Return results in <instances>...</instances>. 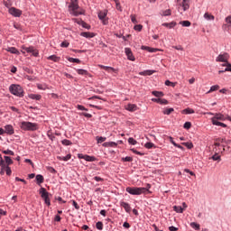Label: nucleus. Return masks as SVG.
I'll list each match as a JSON object with an SVG mask.
<instances>
[{
  "label": "nucleus",
  "mask_w": 231,
  "mask_h": 231,
  "mask_svg": "<svg viewBox=\"0 0 231 231\" xmlns=\"http://www.w3.org/2000/svg\"><path fill=\"white\" fill-rule=\"evenodd\" d=\"M9 91L12 93V95H14V97H24V89H23L21 85L12 84L9 87Z\"/></svg>",
  "instance_id": "f257e3e1"
},
{
  "label": "nucleus",
  "mask_w": 231,
  "mask_h": 231,
  "mask_svg": "<svg viewBox=\"0 0 231 231\" xmlns=\"http://www.w3.org/2000/svg\"><path fill=\"white\" fill-rule=\"evenodd\" d=\"M217 120H221L222 122H225L226 120V116H225L223 114H215L214 117L211 118V122L213 125H218L220 127H226V125L224 123H221Z\"/></svg>",
  "instance_id": "f03ea898"
},
{
  "label": "nucleus",
  "mask_w": 231,
  "mask_h": 231,
  "mask_svg": "<svg viewBox=\"0 0 231 231\" xmlns=\"http://www.w3.org/2000/svg\"><path fill=\"white\" fill-rule=\"evenodd\" d=\"M20 128L23 131H37L39 129V125L36 123L23 121L20 125Z\"/></svg>",
  "instance_id": "7ed1b4c3"
},
{
  "label": "nucleus",
  "mask_w": 231,
  "mask_h": 231,
  "mask_svg": "<svg viewBox=\"0 0 231 231\" xmlns=\"http://www.w3.org/2000/svg\"><path fill=\"white\" fill-rule=\"evenodd\" d=\"M126 192H128V194H131L132 196H140L141 194H145V192H147V189L138 187H127Z\"/></svg>",
  "instance_id": "20e7f679"
},
{
  "label": "nucleus",
  "mask_w": 231,
  "mask_h": 231,
  "mask_svg": "<svg viewBox=\"0 0 231 231\" xmlns=\"http://www.w3.org/2000/svg\"><path fill=\"white\" fill-rule=\"evenodd\" d=\"M40 194H41L42 199H44L45 204L48 205V207H50V205H51V202L50 201V193L48 191H46V189L44 188H41Z\"/></svg>",
  "instance_id": "39448f33"
},
{
  "label": "nucleus",
  "mask_w": 231,
  "mask_h": 231,
  "mask_svg": "<svg viewBox=\"0 0 231 231\" xmlns=\"http://www.w3.org/2000/svg\"><path fill=\"white\" fill-rule=\"evenodd\" d=\"M228 59H230V55L226 52L223 53V54H219L217 59L216 61L217 62H226V64H224L223 66H228Z\"/></svg>",
  "instance_id": "423d86ee"
},
{
  "label": "nucleus",
  "mask_w": 231,
  "mask_h": 231,
  "mask_svg": "<svg viewBox=\"0 0 231 231\" xmlns=\"http://www.w3.org/2000/svg\"><path fill=\"white\" fill-rule=\"evenodd\" d=\"M225 23H226L222 25L223 30L228 32V33H231V15L226 17Z\"/></svg>",
  "instance_id": "0eeeda50"
},
{
  "label": "nucleus",
  "mask_w": 231,
  "mask_h": 231,
  "mask_svg": "<svg viewBox=\"0 0 231 231\" xmlns=\"http://www.w3.org/2000/svg\"><path fill=\"white\" fill-rule=\"evenodd\" d=\"M9 14L14 17H21V15H23V11L15 7H11L9 8Z\"/></svg>",
  "instance_id": "6e6552de"
},
{
  "label": "nucleus",
  "mask_w": 231,
  "mask_h": 231,
  "mask_svg": "<svg viewBox=\"0 0 231 231\" xmlns=\"http://www.w3.org/2000/svg\"><path fill=\"white\" fill-rule=\"evenodd\" d=\"M0 167H2V171H5L7 176L12 175V169H10V166H6L4 160H0Z\"/></svg>",
  "instance_id": "1a4fd4ad"
},
{
  "label": "nucleus",
  "mask_w": 231,
  "mask_h": 231,
  "mask_svg": "<svg viewBox=\"0 0 231 231\" xmlns=\"http://www.w3.org/2000/svg\"><path fill=\"white\" fill-rule=\"evenodd\" d=\"M23 50L27 53H32L33 57L39 56V51L35 50L33 47H23Z\"/></svg>",
  "instance_id": "9d476101"
},
{
  "label": "nucleus",
  "mask_w": 231,
  "mask_h": 231,
  "mask_svg": "<svg viewBox=\"0 0 231 231\" xmlns=\"http://www.w3.org/2000/svg\"><path fill=\"white\" fill-rule=\"evenodd\" d=\"M15 133V131L14 130V126H12L11 125H6L5 126V130H4V134H9L12 135Z\"/></svg>",
  "instance_id": "9b49d317"
},
{
  "label": "nucleus",
  "mask_w": 231,
  "mask_h": 231,
  "mask_svg": "<svg viewBox=\"0 0 231 231\" xmlns=\"http://www.w3.org/2000/svg\"><path fill=\"white\" fill-rule=\"evenodd\" d=\"M179 5L183 8L184 12H187L190 8L189 0H182Z\"/></svg>",
  "instance_id": "f8f14e48"
},
{
  "label": "nucleus",
  "mask_w": 231,
  "mask_h": 231,
  "mask_svg": "<svg viewBox=\"0 0 231 231\" xmlns=\"http://www.w3.org/2000/svg\"><path fill=\"white\" fill-rule=\"evenodd\" d=\"M125 55L127 56L128 60H135L133 51L129 48L125 49Z\"/></svg>",
  "instance_id": "ddd939ff"
},
{
  "label": "nucleus",
  "mask_w": 231,
  "mask_h": 231,
  "mask_svg": "<svg viewBox=\"0 0 231 231\" xmlns=\"http://www.w3.org/2000/svg\"><path fill=\"white\" fill-rule=\"evenodd\" d=\"M107 16V13L106 11L104 12H99L98 17L100 21H103L104 24H107V22H106V17Z\"/></svg>",
  "instance_id": "4468645a"
},
{
  "label": "nucleus",
  "mask_w": 231,
  "mask_h": 231,
  "mask_svg": "<svg viewBox=\"0 0 231 231\" xmlns=\"http://www.w3.org/2000/svg\"><path fill=\"white\" fill-rule=\"evenodd\" d=\"M120 205L123 208H125V212H131V206L129 205V203L122 201Z\"/></svg>",
  "instance_id": "2eb2a0df"
},
{
  "label": "nucleus",
  "mask_w": 231,
  "mask_h": 231,
  "mask_svg": "<svg viewBox=\"0 0 231 231\" xmlns=\"http://www.w3.org/2000/svg\"><path fill=\"white\" fill-rule=\"evenodd\" d=\"M81 37H85L86 39H93V37H95V34L93 32H81L80 33Z\"/></svg>",
  "instance_id": "dca6fc26"
},
{
  "label": "nucleus",
  "mask_w": 231,
  "mask_h": 231,
  "mask_svg": "<svg viewBox=\"0 0 231 231\" xmlns=\"http://www.w3.org/2000/svg\"><path fill=\"white\" fill-rule=\"evenodd\" d=\"M125 109L127 111H131L132 113L136 111V109H138V106H136V105H134V104H129L126 106Z\"/></svg>",
  "instance_id": "f3484780"
},
{
  "label": "nucleus",
  "mask_w": 231,
  "mask_h": 231,
  "mask_svg": "<svg viewBox=\"0 0 231 231\" xmlns=\"http://www.w3.org/2000/svg\"><path fill=\"white\" fill-rule=\"evenodd\" d=\"M36 183L37 185H41L42 183H44V177L41 174L36 175Z\"/></svg>",
  "instance_id": "a211bd4d"
},
{
  "label": "nucleus",
  "mask_w": 231,
  "mask_h": 231,
  "mask_svg": "<svg viewBox=\"0 0 231 231\" xmlns=\"http://www.w3.org/2000/svg\"><path fill=\"white\" fill-rule=\"evenodd\" d=\"M6 51H9V53H13L14 55H19V51L15 47L7 48Z\"/></svg>",
  "instance_id": "6ab92c4d"
},
{
  "label": "nucleus",
  "mask_w": 231,
  "mask_h": 231,
  "mask_svg": "<svg viewBox=\"0 0 231 231\" xmlns=\"http://www.w3.org/2000/svg\"><path fill=\"white\" fill-rule=\"evenodd\" d=\"M152 101L157 102V104H164L165 106H166V104H169V101H167L166 99H162V98H152Z\"/></svg>",
  "instance_id": "aec40b11"
},
{
  "label": "nucleus",
  "mask_w": 231,
  "mask_h": 231,
  "mask_svg": "<svg viewBox=\"0 0 231 231\" xmlns=\"http://www.w3.org/2000/svg\"><path fill=\"white\" fill-rule=\"evenodd\" d=\"M71 7H72V10H73V12H74V15H80V14H82V13L77 12V10H79V5L73 3V4L71 5Z\"/></svg>",
  "instance_id": "412c9836"
},
{
  "label": "nucleus",
  "mask_w": 231,
  "mask_h": 231,
  "mask_svg": "<svg viewBox=\"0 0 231 231\" xmlns=\"http://www.w3.org/2000/svg\"><path fill=\"white\" fill-rule=\"evenodd\" d=\"M204 19H206V21H214V19H216V17L214 15H212L211 14L205 13Z\"/></svg>",
  "instance_id": "4be33fe9"
},
{
  "label": "nucleus",
  "mask_w": 231,
  "mask_h": 231,
  "mask_svg": "<svg viewBox=\"0 0 231 231\" xmlns=\"http://www.w3.org/2000/svg\"><path fill=\"white\" fill-rule=\"evenodd\" d=\"M153 73H155L154 70H144V71L140 72L139 75H142L143 77H147V76L152 75Z\"/></svg>",
  "instance_id": "5701e85b"
},
{
  "label": "nucleus",
  "mask_w": 231,
  "mask_h": 231,
  "mask_svg": "<svg viewBox=\"0 0 231 231\" xmlns=\"http://www.w3.org/2000/svg\"><path fill=\"white\" fill-rule=\"evenodd\" d=\"M181 113L182 115H194L195 111L192 108H185Z\"/></svg>",
  "instance_id": "b1692460"
},
{
  "label": "nucleus",
  "mask_w": 231,
  "mask_h": 231,
  "mask_svg": "<svg viewBox=\"0 0 231 231\" xmlns=\"http://www.w3.org/2000/svg\"><path fill=\"white\" fill-rule=\"evenodd\" d=\"M100 68L102 69H105V71H107L108 73H113V71H116L115 69L112 68V67H107V66L101 65Z\"/></svg>",
  "instance_id": "393cba45"
},
{
  "label": "nucleus",
  "mask_w": 231,
  "mask_h": 231,
  "mask_svg": "<svg viewBox=\"0 0 231 231\" xmlns=\"http://www.w3.org/2000/svg\"><path fill=\"white\" fill-rule=\"evenodd\" d=\"M4 158L5 160V166L9 167V165H12L14 163V161L9 156H5Z\"/></svg>",
  "instance_id": "a878e982"
},
{
  "label": "nucleus",
  "mask_w": 231,
  "mask_h": 231,
  "mask_svg": "<svg viewBox=\"0 0 231 231\" xmlns=\"http://www.w3.org/2000/svg\"><path fill=\"white\" fill-rule=\"evenodd\" d=\"M162 26H165L166 28H174V26H176V22H171L169 23H162Z\"/></svg>",
  "instance_id": "bb28decb"
},
{
  "label": "nucleus",
  "mask_w": 231,
  "mask_h": 231,
  "mask_svg": "<svg viewBox=\"0 0 231 231\" xmlns=\"http://www.w3.org/2000/svg\"><path fill=\"white\" fill-rule=\"evenodd\" d=\"M173 210L178 214H183V208L181 206H174Z\"/></svg>",
  "instance_id": "cd10ccee"
},
{
  "label": "nucleus",
  "mask_w": 231,
  "mask_h": 231,
  "mask_svg": "<svg viewBox=\"0 0 231 231\" xmlns=\"http://www.w3.org/2000/svg\"><path fill=\"white\" fill-rule=\"evenodd\" d=\"M49 60H52L53 62H59L60 60V58L57 57V55H51L48 57Z\"/></svg>",
  "instance_id": "c85d7f7f"
},
{
  "label": "nucleus",
  "mask_w": 231,
  "mask_h": 231,
  "mask_svg": "<svg viewBox=\"0 0 231 231\" xmlns=\"http://www.w3.org/2000/svg\"><path fill=\"white\" fill-rule=\"evenodd\" d=\"M37 88L38 89H42V91H46V89H50V88H48V85L46 84H37Z\"/></svg>",
  "instance_id": "c756f323"
},
{
  "label": "nucleus",
  "mask_w": 231,
  "mask_h": 231,
  "mask_svg": "<svg viewBox=\"0 0 231 231\" xmlns=\"http://www.w3.org/2000/svg\"><path fill=\"white\" fill-rule=\"evenodd\" d=\"M77 73H78L79 75H83V76L89 75V73L88 72V70L82 69H77Z\"/></svg>",
  "instance_id": "7c9ffc66"
},
{
  "label": "nucleus",
  "mask_w": 231,
  "mask_h": 231,
  "mask_svg": "<svg viewBox=\"0 0 231 231\" xmlns=\"http://www.w3.org/2000/svg\"><path fill=\"white\" fill-rule=\"evenodd\" d=\"M180 24H181V26H184L185 28H189V26H190V24H192L190 23V21H181L180 22Z\"/></svg>",
  "instance_id": "2f4dec72"
},
{
  "label": "nucleus",
  "mask_w": 231,
  "mask_h": 231,
  "mask_svg": "<svg viewBox=\"0 0 231 231\" xmlns=\"http://www.w3.org/2000/svg\"><path fill=\"white\" fill-rule=\"evenodd\" d=\"M30 98H32V100H41V98H42V97L41 95H37V94H31Z\"/></svg>",
  "instance_id": "473e14b6"
},
{
  "label": "nucleus",
  "mask_w": 231,
  "mask_h": 231,
  "mask_svg": "<svg viewBox=\"0 0 231 231\" xmlns=\"http://www.w3.org/2000/svg\"><path fill=\"white\" fill-rule=\"evenodd\" d=\"M85 160L86 162H97V158L95 156L89 155H85Z\"/></svg>",
  "instance_id": "72a5a7b5"
},
{
  "label": "nucleus",
  "mask_w": 231,
  "mask_h": 231,
  "mask_svg": "<svg viewBox=\"0 0 231 231\" xmlns=\"http://www.w3.org/2000/svg\"><path fill=\"white\" fill-rule=\"evenodd\" d=\"M191 228H194V230H199L200 226L199 224L196 223V222H191L190 224Z\"/></svg>",
  "instance_id": "f704fd0d"
},
{
  "label": "nucleus",
  "mask_w": 231,
  "mask_h": 231,
  "mask_svg": "<svg viewBox=\"0 0 231 231\" xmlns=\"http://www.w3.org/2000/svg\"><path fill=\"white\" fill-rule=\"evenodd\" d=\"M152 95H153L154 97H157V98H160L161 97H163V92L161 91H152Z\"/></svg>",
  "instance_id": "c9c22d12"
},
{
  "label": "nucleus",
  "mask_w": 231,
  "mask_h": 231,
  "mask_svg": "<svg viewBox=\"0 0 231 231\" xmlns=\"http://www.w3.org/2000/svg\"><path fill=\"white\" fill-rule=\"evenodd\" d=\"M163 115H171V113H174V108H166L162 111Z\"/></svg>",
  "instance_id": "e433bc0d"
},
{
  "label": "nucleus",
  "mask_w": 231,
  "mask_h": 231,
  "mask_svg": "<svg viewBox=\"0 0 231 231\" xmlns=\"http://www.w3.org/2000/svg\"><path fill=\"white\" fill-rule=\"evenodd\" d=\"M211 160H213L214 162H221V156L216 153L211 157Z\"/></svg>",
  "instance_id": "4c0bfd02"
},
{
  "label": "nucleus",
  "mask_w": 231,
  "mask_h": 231,
  "mask_svg": "<svg viewBox=\"0 0 231 231\" xmlns=\"http://www.w3.org/2000/svg\"><path fill=\"white\" fill-rule=\"evenodd\" d=\"M96 228H97V230H104V224L99 221L96 224Z\"/></svg>",
  "instance_id": "58836bf2"
},
{
  "label": "nucleus",
  "mask_w": 231,
  "mask_h": 231,
  "mask_svg": "<svg viewBox=\"0 0 231 231\" xmlns=\"http://www.w3.org/2000/svg\"><path fill=\"white\" fill-rule=\"evenodd\" d=\"M219 89V85H214L210 88L209 91L208 93H212V91H217Z\"/></svg>",
  "instance_id": "ea45409f"
},
{
  "label": "nucleus",
  "mask_w": 231,
  "mask_h": 231,
  "mask_svg": "<svg viewBox=\"0 0 231 231\" xmlns=\"http://www.w3.org/2000/svg\"><path fill=\"white\" fill-rule=\"evenodd\" d=\"M105 147H116V143L115 142H110V143H104Z\"/></svg>",
  "instance_id": "a19ab883"
},
{
  "label": "nucleus",
  "mask_w": 231,
  "mask_h": 231,
  "mask_svg": "<svg viewBox=\"0 0 231 231\" xmlns=\"http://www.w3.org/2000/svg\"><path fill=\"white\" fill-rule=\"evenodd\" d=\"M59 160H62L63 162H68V160H71V154H68L67 156L59 157Z\"/></svg>",
  "instance_id": "79ce46f5"
},
{
  "label": "nucleus",
  "mask_w": 231,
  "mask_h": 231,
  "mask_svg": "<svg viewBox=\"0 0 231 231\" xmlns=\"http://www.w3.org/2000/svg\"><path fill=\"white\" fill-rule=\"evenodd\" d=\"M96 140L97 141V143H104L106 142V137H96Z\"/></svg>",
  "instance_id": "37998d69"
},
{
  "label": "nucleus",
  "mask_w": 231,
  "mask_h": 231,
  "mask_svg": "<svg viewBox=\"0 0 231 231\" xmlns=\"http://www.w3.org/2000/svg\"><path fill=\"white\" fill-rule=\"evenodd\" d=\"M69 62H76L77 64H80V60L75 58H68Z\"/></svg>",
  "instance_id": "c03bdc74"
},
{
  "label": "nucleus",
  "mask_w": 231,
  "mask_h": 231,
  "mask_svg": "<svg viewBox=\"0 0 231 231\" xmlns=\"http://www.w3.org/2000/svg\"><path fill=\"white\" fill-rule=\"evenodd\" d=\"M61 143H62V145H71L72 144L71 141H69L68 139L62 140Z\"/></svg>",
  "instance_id": "a18cd8bd"
},
{
  "label": "nucleus",
  "mask_w": 231,
  "mask_h": 231,
  "mask_svg": "<svg viewBox=\"0 0 231 231\" xmlns=\"http://www.w3.org/2000/svg\"><path fill=\"white\" fill-rule=\"evenodd\" d=\"M4 5H5V6H6V8H10V6H12V1L4 0Z\"/></svg>",
  "instance_id": "49530a36"
},
{
  "label": "nucleus",
  "mask_w": 231,
  "mask_h": 231,
  "mask_svg": "<svg viewBox=\"0 0 231 231\" xmlns=\"http://www.w3.org/2000/svg\"><path fill=\"white\" fill-rule=\"evenodd\" d=\"M171 9H167L162 12V15H163L164 17H167V16L171 15Z\"/></svg>",
  "instance_id": "de8ad7c7"
},
{
  "label": "nucleus",
  "mask_w": 231,
  "mask_h": 231,
  "mask_svg": "<svg viewBox=\"0 0 231 231\" xmlns=\"http://www.w3.org/2000/svg\"><path fill=\"white\" fill-rule=\"evenodd\" d=\"M128 143H131V145H136V143H138L136 142V140H134V138L130 137L128 139Z\"/></svg>",
  "instance_id": "09e8293b"
},
{
  "label": "nucleus",
  "mask_w": 231,
  "mask_h": 231,
  "mask_svg": "<svg viewBox=\"0 0 231 231\" xmlns=\"http://www.w3.org/2000/svg\"><path fill=\"white\" fill-rule=\"evenodd\" d=\"M4 154H9L10 156H14V152L12 150H5L3 151Z\"/></svg>",
  "instance_id": "8fccbe9b"
},
{
  "label": "nucleus",
  "mask_w": 231,
  "mask_h": 231,
  "mask_svg": "<svg viewBox=\"0 0 231 231\" xmlns=\"http://www.w3.org/2000/svg\"><path fill=\"white\" fill-rule=\"evenodd\" d=\"M182 145H185L188 149H192L194 147V144L192 143H182Z\"/></svg>",
  "instance_id": "3c124183"
},
{
  "label": "nucleus",
  "mask_w": 231,
  "mask_h": 231,
  "mask_svg": "<svg viewBox=\"0 0 231 231\" xmlns=\"http://www.w3.org/2000/svg\"><path fill=\"white\" fill-rule=\"evenodd\" d=\"M71 203H72L73 207L76 208V210H80V206H79L77 201L71 200Z\"/></svg>",
  "instance_id": "603ef678"
},
{
  "label": "nucleus",
  "mask_w": 231,
  "mask_h": 231,
  "mask_svg": "<svg viewBox=\"0 0 231 231\" xmlns=\"http://www.w3.org/2000/svg\"><path fill=\"white\" fill-rule=\"evenodd\" d=\"M144 147H145L146 149H152V147H154V143H146L144 144Z\"/></svg>",
  "instance_id": "864d4df0"
},
{
  "label": "nucleus",
  "mask_w": 231,
  "mask_h": 231,
  "mask_svg": "<svg viewBox=\"0 0 231 231\" xmlns=\"http://www.w3.org/2000/svg\"><path fill=\"white\" fill-rule=\"evenodd\" d=\"M142 28H143L142 24H137L134 27V30H135L136 32H142Z\"/></svg>",
  "instance_id": "5fc2aeb1"
},
{
  "label": "nucleus",
  "mask_w": 231,
  "mask_h": 231,
  "mask_svg": "<svg viewBox=\"0 0 231 231\" xmlns=\"http://www.w3.org/2000/svg\"><path fill=\"white\" fill-rule=\"evenodd\" d=\"M183 127L184 129H190V127H192V124L190 122H186Z\"/></svg>",
  "instance_id": "6e6d98bb"
},
{
  "label": "nucleus",
  "mask_w": 231,
  "mask_h": 231,
  "mask_svg": "<svg viewBox=\"0 0 231 231\" xmlns=\"http://www.w3.org/2000/svg\"><path fill=\"white\" fill-rule=\"evenodd\" d=\"M165 86H171V88H175L176 83H172V82H171V80H166Z\"/></svg>",
  "instance_id": "4d7b16f0"
},
{
  "label": "nucleus",
  "mask_w": 231,
  "mask_h": 231,
  "mask_svg": "<svg viewBox=\"0 0 231 231\" xmlns=\"http://www.w3.org/2000/svg\"><path fill=\"white\" fill-rule=\"evenodd\" d=\"M77 108L79 110V111H88V109L86 107H84V106L82 105H78L77 106Z\"/></svg>",
  "instance_id": "13d9d810"
},
{
  "label": "nucleus",
  "mask_w": 231,
  "mask_h": 231,
  "mask_svg": "<svg viewBox=\"0 0 231 231\" xmlns=\"http://www.w3.org/2000/svg\"><path fill=\"white\" fill-rule=\"evenodd\" d=\"M131 151L134 154H138L139 156H143V153H142L141 152L136 151L134 148L131 149Z\"/></svg>",
  "instance_id": "bf43d9fd"
},
{
  "label": "nucleus",
  "mask_w": 231,
  "mask_h": 231,
  "mask_svg": "<svg viewBox=\"0 0 231 231\" xmlns=\"http://www.w3.org/2000/svg\"><path fill=\"white\" fill-rule=\"evenodd\" d=\"M60 46H61V48H68V46H69V42L65 41V42H61Z\"/></svg>",
  "instance_id": "052dcab7"
},
{
  "label": "nucleus",
  "mask_w": 231,
  "mask_h": 231,
  "mask_svg": "<svg viewBox=\"0 0 231 231\" xmlns=\"http://www.w3.org/2000/svg\"><path fill=\"white\" fill-rule=\"evenodd\" d=\"M219 93H223L224 95H226V93H230V90L226 88H222L219 90Z\"/></svg>",
  "instance_id": "680f3d73"
},
{
  "label": "nucleus",
  "mask_w": 231,
  "mask_h": 231,
  "mask_svg": "<svg viewBox=\"0 0 231 231\" xmlns=\"http://www.w3.org/2000/svg\"><path fill=\"white\" fill-rule=\"evenodd\" d=\"M82 27L86 28L87 30H89V28H91V26L85 22H82Z\"/></svg>",
  "instance_id": "e2e57ef3"
},
{
  "label": "nucleus",
  "mask_w": 231,
  "mask_h": 231,
  "mask_svg": "<svg viewBox=\"0 0 231 231\" xmlns=\"http://www.w3.org/2000/svg\"><path fill=\"white\" fill-rule=\"evenodd\" d=\"M123 161H124V162H133V157L127 156V157H125V158H123Z\"/></svg>",
  "instance_id": "0e129e2a"
},
{
  "label": "nucleus",
  "mask_w": 231,
  "mask_h": 231,
  "mask_svg": "<svg viewBox=\"0 0 231 231\" xmlns=\"http://www.w3.org/2000/svg\"><path fill=\"white\" fill-rule=\"evenodd\" d=\"M131 21H132V23H134V24H136V23H138L136 21V16H134V15H131Z\"/></svg>",
  "instance_id": "69168bd1"
},
{
  "label": "nucleus",
  "mask_w": 231,
  "mask_h": 231,
  "mask_svg": "<svg viewBox=\"0 0 231 231\" xmlns=\"http://www.w3.org/2000/svg\"><path fill=\"white\" fill-rule=\"evenodd\" d=\"M169 230L170 231H178V227L174 226H171L169 227Z\"/></svg>",
  "instance_id": "338daca9"
},
{
  "label": "nucleus",
  "mask_w": 231,
  "mask_h": 231,
  "mask_svg": "<svg viewBox=\"0 0 231 231\" xmlns=\"http://www.w3.org/2000/svg\"><path fill=\"white\" fill-rule=\"evenodd\" d=\"M225 71H231V64L227 63V67L225 69Z\"/></svg>",
  "instance_id": "774afa93"
}]
</instances>
